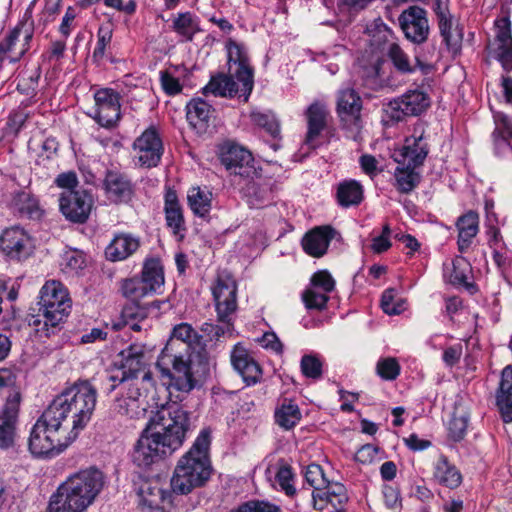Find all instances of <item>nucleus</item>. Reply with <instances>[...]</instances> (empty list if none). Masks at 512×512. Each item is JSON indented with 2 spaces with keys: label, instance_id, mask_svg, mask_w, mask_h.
I'll list each match as a JSON object with an SVG mask.
<instances>
[{
  "label": "nucleus",
  "instance_id": "nucleus-39",
  "mask_svg": "<svg viewBox=\"0 0 512 512\" xmlns=\"http://www.w3.org/2000/svg\"><path fill=\"white\" fill-rule=\"evenodd\" d=\"M141 280L151 294L156 293L164 285V272L159 259L151 258L145 261Z\"/></svg>",
  "mask_w": 512,
  "mask_h": 512
},
{
  "label": "nucleus",
  "instance_id": "nucleus-43",
  "mask_svg": "<svg viewBox=\"0 0 512 512\" xmlns=\"http://www.w3.org/2000/svg\"><path fill=\"white\" fill-rule=\"evenodd\" d=\"M12 202L22 216H26L30 219H39L42 215L38 199L30 192H17L14 195Z\"/></svg>",
  "mask_w": 512,
  "mask_h": 512
},
{
  "label": "nucleus",
  "instance_id": "nucleus-48",
  "mask_svg": "<svg viewBox=\"0 0 512 512\" xmlns=\"http://www.w3.org/2000/svg\"><path fill=\"white\" fill-rule=\"evenodd\" d=\"M198 340V335L193 327L188 323H181L174 327L172 337L169 341H176L178 351H192L191 346Z\"/></svg>",
  "mask_w": 512,
  "mask_h": 512
},
{
  "label": "nucleus",
  "instance_id": "nucleus-29",
  "mask_svg": "<svg viewBox=\"0 0 512 512\" xmlns=\"http://www.w3.org/2000/svg\"><path fill=\"white\" fill-rule=\"evenodd\" d=\"M326 115L325 106L319 102H314L308 107L306 111L308 131L304 145L309 149H315L318 146L317 139L326 125Z\"/></svg>",
  "mask_w": 512,
  "mask_h": 512
},
{
  "label": "nucleus",
  "instance_id": "nucleus-41",
  "mask_svg": "<svg viewBox=\"0 0 512 512\" xmlns=\"http://www.w3.org/2000/svg\"><path fill=\"white\" fill-rule=\"evenodd\" d=\"M337 199L342 207L359 205L363 199V187L356 180H346L338 185Z\"/></svg>",
  "mask_w": 512,
  "mask_h": 512
},
{
  "label": "nucleus",
  "instance_id": "nucleus-49",
  "mask_svg": "<svg viewBox=\"0 0 512 512\" xmlns=\"http://www.w3.org/2000/svg\"><path fill=\"white\" fill-rule=\"evenodd\" d=\"M219 324L205 322L201 326V331L206 334L209 339L218 341L223 336H232L234 330L233 318L218 319Z\"/></svg>",
  "mask_w": 512,
  "mask_h": 512
},
{
  "label": "nucleus",
  "instance_id": "nucleus-8",
  "mask_svg": "<svg viewBox=\"0 0 512 512\" xmlns=\"http://www.w3.org/2000/svg\"><path fill=\"white\" fill-rule=\"evenodd\" d=\"M104 484V474L99 469L91 467L70 476L62 486L87 509L101 492Z\"/></svg>",
  "mask_w": 512,
  "mask_h": 512
},
{
  "label": "nucleus",
  "instance_id": "nucleus-16",
  "mask_svg": "<svg viewBox=\"0 0 512 512\" xmlns=\"http://www.w3.org/2000/svg\"><path fill=\"white\" fill-rule=\"evenodd\" d=\"M230 360L234 370L242 377L243 381L249 386L260 381L262 369L250 351L242 344L237 343L233 346L230 353Z\"/></svg>",
  "mask_w": 512,
  "mask_h": 512
},
{
  "label": "nucleus",
  "instance_id": "nucleus-19",
  "mask_svg": "<svg viewBox=\"0 0 512 512\" xmlns=\"http://www.w3.org/2000/svg\"><path fill=\"white\" fill-rule=\"evenodd\" d=\"M237 186L251 208H261L272 200L270 181L263 178L257 171L254 177L244 178Z\"/></svg>",
  "mask_w": 512,
  "mask_h": 512
},
{
  "label": "nucleus",
  "instance_id": "nucleus-23",
  "mask_svg": "<svg viewBox=\"0 0 512 512\" xmlns=\"http://www.w3.org/2000/svg\"><path fill=\"white\" fill-rule=\"evenodd\" d=\"M387 55L391 60L394 68L401 74H410L418 67L423 73L427 74L431 70V65L427 60L415 50V65L410 61L407 53L399 46L398 43H391L387 50Z\"/></svg>",
  "mask_w": 512,
  "mask_h": 512
},
{
  "label": "nucleus",
  "instance_id": "nucleus-3",
  "mask_svg": "<svg viewBox=\"0 0 512 512\" xmlns=\"http://www.w3.org/2000/svg\"><path fill=\"white\" fill-rule=\"evenodd\" d=\"M75 439V434L47 408L31 430L29 450L36 457H53Z\"/></svg>",
  "mask_w": 512,
  "mask_h": 512
},
{
  "label": "nucleus",
  "instance_id": "nucleus-55",
  "mask_svg": "<svg viewBox=\"0 0 512 512\" xmlns=\"http://www.w3.org/2000/svg\"><path fill=\"white\" fill-rule=\"evenodd\" d=\"M293 478L294 473L289 465L283 463L278 467L275 475L276 483L288 496H293L296 493V489L293 485Z\"/></svg>",
  "mask_w": 512,
  "mask_h": 512
},
{
  "label": "nucleus",
  "instance_id": "nucleus-62",
  "mask_svg": "<svg viewBox=\"0 0 512 512\" xmlns=\"http://www.w3.org/2000/svg\"><path fill=\"white\" fill-rule=\"evenodd\" d=\"M381 307L388 315H398L404 310V302L401 300L395 302V290L387 289L382 294Z\"/></svg>",
  "mask_w": 512,
  "mask_h": 512
},
{
  "label": "nucleus",
  "instance_id": "nucleus-7",
  "mask_svg": "<svg viewBox=\"0 0 512 512\" xmlns=\"http://www.w3.org/2000/svg\"><path fill=\"white\" fill-rule=\"evenodd\" d=\"M336 111L346 137L354 141L361 140L362 100L354 88L344 87L338 91Z\"/></svg>",
  "mask_w": 512,
  "mask_h": 512
},
{
  "label": "nucleus",
  "instance_id": "nucleus-42",
  "mask_svg": "<svg viewBox=\"0 0 512 512\" xmlns=\"http://www.w3.org/2000/svg\"><path fill=\"white\" fill-rule=\"evenodd\" d=\"M140 437L144 441L145 445H148L149 449L158 460L171 455L177 450L168 441L161 438L159 433L150 429L148 425L143 430Z\"/></svg>",
  "mask_w": 512,
  "mask_h": 512
},
{
  "label": "nucleus",
  "instance_id": "nucleus-4",
  "mask_svg": "<svg viewBox=\"0 0 512 512\" xmlns=\"http://www.w3.org/2000/svg\"><path fill=\"white\" fill-rule=\"evenodd\" d=\"M176 341H168L157 360V368L163 378H168L169 387L189 392L196 384L191 363L192 351H178Z\"/></svg>",
  "mask_w": 512,
  "mask_h": 512
},
{
  "label": "nucleus",
  "instance_id": "nucleus-61",
  "mask_svg": "<svg viewBox=\"0 0 512 512\" xmlns=\"http://www.w3.org/2000/svg\"><path fill=\"white\" fill-rule=\"evenodd\" d=\"M300 366L302 373L308 378L319 379L322 376V362L314 355H304Z\"/></svg>",
  "mask_w": 512,
  "mask_h": 512
},
{
  "label": "nucleus",
  "instance_id": "nucleus-47",
  "mask_svg": "<svg viewBox=\"0 0 512 512\" xmlns=\"http://www.w3.org/2000/svg\"><path fill=\"white\" fill-rule=\"evenodd\" d=\"M172 28L187 41H192L194 35L200 31L196 18L189 12L179 13L173 20Z\"/></svg>",
  "mask_w": 512,
  "mask_h": 512
},
{
  "label": "nucleus",
  "instance_id": "nucleus-50",
  "mask_svg": "<svg viewBox=\"0 0 512 512\" xmlns=\"http://www.w3.org/2000/svg\"><path fill=\"white\" fill-rule=\"evenodd\" d=\"M440 34L449 49H457L461 43L462 35L452 30L450 15L438 19Z\"/></svg>",
  "mask_w": 512,
  "mask_h": 512
},
{
  "label": "nucleus",
  "instance_id": "nucleus-21",
  "mask_svg": "<svg viewBox=\"0 0 512 512\" xmlns=\"http://www.w3.org/2000/svg\"><path fill=\"white\" fill-rule=\"evenodd\" d=\"M429 152L428 144L424 138L423 131L407 137L405 143L395 160L401 165L421 166L423 165Z\"/></svg>",
  "mask_w": 512,
  "mask_h": 512
},
{
  "label": "nucleus",
  "instance_id": "nucleus-45",
  "mask_svg": "<svg viewBox=\"0 0 512 512\" xmlns=\"http://www.w3.org/2000/svg\"><path fill=\"white\" fill-rule=\"evenodd\" d=\"M417 166L401 165L395 170L397 189L404 194L413 191L421 181V176L415 171Z\"/></svg>",
  "mask_w": 512,
  "mask_h": 512
},
{
  "label": "nucleus",
  "instance_id": "nucleus-25",
  "mask_svg": "<svg viewBox=\"0 0 512 512\" xmlns=\"http://www.w3.org/2000/svg\"><path fill=\"white\" fill-rule=\"evenodd\" d=\"M333 236L334 229L330 226L315 227L304 235L301 245L308 255L320 258L327 252Z\"/></svg>",
  "mask_w": 512,
  "mask_h": 512
},
{
  "label": "nucleus",
  "instance_id": "nucleus-37",
  "mask_svg": "<svg viewBox=\"0 0 512 512\" xmlns=\"http://www.w3.org/2000/svg\"><path fill=\"white\" fill-rule=\"evenodd\" d=\"M434 478L439 484L450 489L459 487L462 482L460 471L444 455H441L435 464Z\"/></svg>",
  "mask_w": 512,
  "mask_h": 512
},
{
  "label": "nucleus",
  "instance_id": "nucleus-22",
  "mask_svg": "<svg viewBox=\"0 0 512 512\" xmlns=\"http://www.w3.org/2000/svg\"><path fill=\"white\" fill-rule=\"evenodd\" d=\"M119 356L121 358L120 368L130 378V380L136 379L139 373H143L142 382L151 384V373L144 371L145 353L141 346L130 345L127 349L121 351Z\"/></svg>",
  "mask_w": 512,
  "mask_h": 512
},
{
  "label": "nucleus",
  "instance_id": "nucleus-11",
  "mask_svg": "<svg viewBox=\"0 0 512 512\" xmlns=\"http://www.w3.org/2000/svg\"><path fill=\"white\" fill-rule=\"evenodd\" d=\"M226 49L230 72H232L236 80L241 83L244 101H247L254 86L253 68L249 65L247 51L243 45L233 39L227 41Z\"/></svg>",
  "mask_w": 512,
  "mask_h": 512
},
{
  "label": "nucleus",
  "instance_id": "nucleus-58",
  "mask_svg": "<svg viewBox=\"0 0 512 512\" xmlns=\"http://www.w3.org/2000/svg\"><path fill=\"white\" fill-rule=\"evenodd\" d=\"M145 288L146 287L143 285L141 278L136 277L124 280L121 287L123 295L132 300H138L151 294Z\"/></svg>",
  "mask_w": 512,
  "mask_h": 512
},
{
  "label": "nucleus",
  "instance_id": "nucleus-10",
  "mask_svg": "<svg viewBox=\"0 0 512 512\" xmlns=\"http://www.w3.org/2000/svg\"><path fill=\"white\" fill-rule=\"evenodd\" d=\"M429 106V96L422 90L414 89L389 101L384 111L391 120L401 121L405 117L422 114Z\"/></svg>",
  "mask_w": 512,
  "mask_h": 512
},
{
  "label": "nucleus",
  "instance_id": "nucleus-57",
  "mask_svg": "<svg viewBox=\"0 0 512 512\" xmlns=\"http://www.w3.org/2000/svg\"><path fill=\"white\" fill-rule=\"evenodd\" d=\"M97 38V45L93 51L92 58L95 62H100L105 56L106 47L112 40L111 26L109 24L100 26L97 32Z\"/></svg>",
  "mask_w": 512,
  "mask_h": 512
},
{
  "label": "nucleus",
  "instance_id": "nucleus-35",
  "mask_svg": "<svg viewBox=\"0 0 512 512\" xmlns=\"http://www.w3.org/2000/svg\"><path fill=\"white\" fill-rule=\"evenodd\" d=\"M214 113L212 106L200 97L191 99L186 105V117L189 124L199 131L206 128Z\"/></svg>",
  "mask_w": 512,
  "mask_h": 512
},
{
  "label": "nucleus",
  "instance_id": "nucleus-44",
  "mask_svg": "<svg viewBox=\"0 0 512 512\" xmlns=\"http://www.w3.org/2000/svg\"><path fill=\"white\" fill-rule=\"evenodd\" d=\"M371 45L376 49H385L391 43H396L393 30L388 27L381 19L375 20L368 28Z\"/></svg>",
  "mask_w": 512,
  "mask_h": 512
},
{
  "label": "nucleus",
  "instance_id": "nucleus-33",
  "mask_svg": "<svg viewBox=\"0 0 512 512\" xmlns=\"http://www.w3.org/2000/svg\"><path fill=\"white\" fill-rule=\"evenodd\" d=\"M312 499L314 508L323 510V506H317L318 500L326 501L330 503L335 510L342 511L344 504L348 501V495L346 488L339 482L327 481V485H324L323 490L320 492H313Z\"/></svg>",
  "mask_w": 512,
  "mask_h": 512
},
{
  "label": "nucleus",
  "instance_id": "nucleus-9",
  "mask_svg": "<svg viewBox=\"0 0 512 512\" xmlns=\"http://www.w3.org/2000/svg\"><path fill=\"white\" fill-rule=\"evenodd\" d=\"M219 158L229 174L233 176L232 183L234 185H240L244 178L256 175L252 154L236 143L227 142L221 145Z\"/></svg>",
  "mask_w": 512,
  "mask_h": 512
},
{
  "label": "nucleus",
  "instance_id": "nucleus-36",
  "mask_svg": "<svg viewBox=\"0 0 512 512\" xmlns=\"http://www.w3.org/2000/svg\"><path fill=\"white\" fill-rule=\"evenodd\" d=\"M479 217L474 211H469L458 218L456 226L458 229V248L461 252L466 251L472 244L473 238L477 235Z\"/></svg>",
  "mask_w": 512,
  "mask_h": 512
},
{
  "label": "nucleus",
  "instance_id": "nucleus-64",
  "mask_svg": "<svg viewBox=\"0 0 512 512\" xmlns=\"http://www.w3.org/2000/svg\"><path fill=\"white\" fill-rule=\"evenodd\" d=\"M234 512H281L279 506L267 501H249L241 505Z\"/></svg>",
  "mask_w": 512,
  "mask_h": 512
},
{
  "label": "nucleus",
  "instance_id": "nucleus-54",
  "mask_svg": "<svg viewBox=\"0 0 512 512\" xmlns=\"http://www.w3.org/2000/svg\"><path fill=\"white\" fill-rule=\"evenodd\" d=\"M302 300L307 309L323 310L329 301L328 293L317 291L313 287L307 288L302 294Z\"/></svg>",
  "mask_w": 512,
  "mask_h": 512
},
{
  "label": "nucleus",
  "instance_id": "nucleus-12",
  "mask_svg": "<svg viewBox=\"0 0 512 512\" xmlns=\"http://www.w3.org/2000/svg\"><path fill=\"white\" fill-rule=\"evenodd\" d=\"M398 22L408 41L418 46L427 41L430 27L425 9L417 5L409 6L401 12Z\"/></svg>",
  "mask_w": 512,
  "mask_h": 512
},
{
  "label": "nucleus",
  "instance_id": "nucleus-15",
  "mask_svg": "<svg viewBox=\"0 0 512 512\" xmlns=\"http://www.w3.org/2000/svg\"><path fill=\"white\" fill-rule=\"evenodd\" d=\"M96 121L103 127H113L120 119V95L111 88L99 89L94 94Z\"/></svg>",
  "mask_w": 512,
  "mask_h": 512
},
{
  "label": "nucleus",
  "instance_id": "nucleus-18",
  "mask_svg": "<svg viewBox=\"0 0 512 512\" xmlns=\"http://www.w3.org/2000/svg\"><path fill=\"white\" fill-rule=\"evenodd\" d=\"M497 29L491 53L501 63L505 71H512V33L509 18L495 21Z\"/></svg>",
  "mask_w": 512,
  "mask_h": 512
},
{
  "label": "nucleus",
  "instance_id": "nucleus-40",
  "mask_svg": "<svg viewBox=\"0 0 512 512\" xmlns=\"http://www.w3.org/2000/svg\"><path fill=\"white\" fill-rule=\"evenodd\" d=\"M301 411L297 404L284 399V401L275 409L274 418L278 426L284 430L293 429L301 420Z\"/></svg>",
  "mask_w": 512,
  "mask_h": 512
},
{
  "label": "nucleus",
  "instance_id": "nucleus-24",
  "mask_svg": "<svg viewBox=\"0 0 512 512\" xmlns=\"http://www.w3.org/2000/svg\"><path fill=\"white\" fill-rule=\"evenodd\" d=\"M138 496L141 512H165V504H172L169 492L147 482L140 487Z\"/></svg>",
  "mask_w": 512,
  "mask_h": 512
},
{
  "label": "nucleus",
  "instance_id": "nucleus-14",
  "mask_svg": "<svg viewBox=\"0 0 512 512\" xmlns=\"http://www.w3.org/2000/svg\"><path fill=\"white\" fill-rule=\"evenodd\" d=\"M212 294L217 318L232 317L237 309V284L229 273L218 275Z\"/></svg>",
  "mask_w": 512,
  "mask_h": 512
},
{
  "label": "nucleus",
  "instance_id": "nucleus-6",
  "mask_svg": "<svg viewBox=\"0 0 512 512\" xmlns=\"http://www.w3.org/2000/svg\"><path fill=\"white\" fill-rule=\"evenodd\" d=\"M39 313L44 318L46 336L69 315L72 301L65 286L56 280L47 281L40 290Z\"/></svg>",
  "mask_w": 512,
  "mask_h": 512
},
{
  "label": "nucleus",
  "instance_id": "nucleus-53",
  "mask_svg": "<svg viewBox=\"0 0 512 512\" xmlns=\"http://www.w3.org/2000/svg\"><path fill=\"white\" fill-rule=\"evenodd\" d=\"M495 129L492 133L494 142L498 144L500 141L506 142L512 139V119L502 113L494 116Z\"/></svg>",
  "mask_w": 512,
  "mask_h": 512
},
{
  "label": "nucleus",
  "instance_id": "nucleus-28",
  "mask_svg": "<svg viewBox=\"0 0 512 512\" xmlns=\"http://www.w3.org/2000/svg\"><path fill=\"white\" fill-rule=\"evenodd\" d=\"M164 212L167 227L171 229L174 236L182 240L186 231V224L177 194L172 189L166 191Z\"/></svg>",
  "mask_w": 512,
  "mask_h": 512
},
{
  "label": "nucleus",
  "instance_id": "nucleus-1",
  "mask_svg": "<svg viewBox=\"0 0 512 512\" xmlns=\"http://www.w3.org/2000/svg\"><path fill=\"white\" fill-rule=\"evenodd\" d=\"M97 390L88 380L78 381L55 397L47 407L77 438L92 418Z\"/></svg>",
  "mask_w": 512,
  "mask_h": 512
},
{
  "label": "nucleus",
  "instance_id": "nucleus-38",
  "mask_svg": "<svg viewBox=\"0 0 512 512\" xmlns=\"http://www.w3.org/2000/svg\"><path fill=\"white\" fill-rule=\"evenodd\" d=\"M86 508L62 484L49 501L47 512H84Z\"/></svg>",
  "mask_w": 512,
  "mask_h": 512
},
{
  "label": "nucleus",
  "instance_id": "nucleus-56",
  "mask_svg": "<svg viewBox=\"0 0 512 512\" xmlns=\"http://www.w3.org/2000/svg\"><path fill=\"white\" fill-rule=\"evenodd\" d=\"M132 460L138 467H148L151 464L158 461V459L154 456L152 451L149 449L148 445H145L144 441L141 437L138 439L133 453Z\"/></svg>",
  "mask_w": 512,
  "mask_h": 512
},
{
  "label": "nucleus",
  "instance_id": "nucleus-2",
  "mask_svg": "<svg viewBox=\"0 0 512 512\" xmlns=\"http://www.w3.org/2000/svg\"><path fill=\"white\" fill-rule=\"evenodd\" d=\"M211 432L201 430L192 447L178 460L171 478V489L179 495L189 494L203 486L211 476L212 466L209 457Z\"/></svg>",
  "mask_w": 512,
  "mask_h": 512
},
{
  "label": "nucleus",
  "instance_id": "nucleus-32",
  "mask_svg": "<svg viewBox=\"0 0 512 512\" xmlns=\"http://www.w3.org/2000/svg\"><path fill=\"white\" fill-rule=\"evenodd\" d=\"M139 247V238L131 234H119L107 246L105 253L109 260L121 261L135 253Z\"/></svg>",
  "mask_w": 512,
  "mask_h": 512
},
{
  "label": "nucleus",
  "instance_id": "nucleus-60",
  "mask_svg": "<svg viewBox=\"0 0 512 512\" xmlns=\"http://www.w3.org/2000/svg\"><path fill=\"white\" fill-rule=\"evenodd\" d=\"M305 479L307 483L314 488L313 492L322 491L324 485H327L328 481L322 467L318 464H311L307 467Z\"/></svg>",
  "mask_w": 512,
  "mask_h": 512
},
{
  "label": "nucleus",
  "instance_id": "nucleus-26",
  "mask_svg": "<svg viewBox=\"0 0 512 512\" xmlns=\"http://www.w3.org/2000/svg\"><path fill=\"white\" fill-rule=\"evenodd\" d=\"M383 63L382 58L376 54L359 59L357 74L362 80V85L374 91L383 87L381 75Z\"/></svg>",
  "mask_w": 512,
  "mask_h": 512
},
{
  "label": "nucleus",
  "instance_id": "nucleus-31",
  "mask_svg": "<svg viewBox=\"0 0 512 512\" xmlns=\"http://www.w3.org/2000/svg\"><path fill=\"white\" fill-rule=\"evenodd\" d=\"M496 402L505 423L512 422V365L506 366L501 374Z\"/></svg>",
  "mask_w": 512,
  "mask_h": 512
},
{
  "label": "nucleus",
  "instance_id": "nucleus-52",
  "mask_svg": "<svg viewBox=\"0 0 512 512\" xmlns=\"http://www.w3.org/2000/svg\"><path fill=\"white\" fill-rule=\"evenodd\" d=\"M251 120L274 138L280 133L279 123L272 113L253 111L251 113Z\"/></svg>",
  "mask_w": 512,
  "mask_h": 512
},
{
  "label": "nucleus",
  "instance_id": "nucleus-17",
  "mask_svg": "<svg viewBox=\"0 0 512 512\" xmlns=\"http://www.w3.org/2000/svg\"><path fill=\"white\" fill-rule=\"evenodd\" d=\"M19 404L20 394L15 392L7 397L0 411V449H7L14 444Z\"/></svg>",
  "mask_w": 512,
  "mask_h": 512
},
{
  "label": "nucleus",
  "instance_id": "nucleus-34",
  "mask_svg": "<svg viewBox=\"0 0 512 512\" xmlns=\"http://www.w3.org/2000/svg\"><path fill=\"white\" fill-rule=\"evenodd\" d=\"M235 79L236 78L232 72L230 76L225 74L214 76L203 88V94L207 95L208 93H211L214 96L229 98L238 95L239 97L244 98V95L241 91V84L239 85Z\"/></svg>",
  "mask_w": 512,
  "mask_h": 512
},
{
  "label": "nucleus",
  "instance_id": "nucleus-13",
  "mask_svg": "<svg viewBox=\"0 0 512 512\" xmlns=\"http://www.w3.org/2000/svg\"><path fill=\"white\" fill-rule=\"evenodd\" d=\"M93 198L86 190H66L59 198L60 211L74 223H84L89 217Z\"/></svg>",
  "mask_w": 512,
  "mask_h": 512
},
{
  "label": "nucleus",
  "instance_id": "nucleus-59",
  "mask_svg": "<svg viewBox=\"0 0 512 512\" xmlns=\"http://www.w3.org/2000/svg\"><path fill=\"white\" fill-rule=\"evenodd\" d=\"M470 271V265L464 258H456L453 261L450 282L454 285L468 286V275Z\"/></svg>",
  "mask_w": 512,
  "mask_h": 512
},
{
  "label": "nucleus",
  "instance_id": "nucleus-46",
  "mask_svg": "<svg viewBox=\"0 0 512 512\" xmlns=\"http://www.w3.org/2000/svg\"><path fill=\"white\" fill-rule=\"evenodd\" d=\"M188 204L195 215L205 216L211 209V193L193 187L188 191Z\"/></svg>",
  "mask_w": 512,
  "mask_h": 512
},
{
  "label": "nucleus",
  "instance_id": "nucleus-30",
  "mask_svg": "<svg viewBox=\"0 0 512 512\" xmlns=\"http://www.w3.org/2000/svg\"><path fill=\"white\" fill-rule=\"evenodd\" d=\"M27 243V234L18 226L7 228L0 235V250L11 258H20L25 254Z\"/></svg>",
  "mask_w": 512,
  "mask_h": 512
},
{
  "label": "nucleus",
  "instance_id": "nucleus-5",
  "mask_svg": "<svg viewBox=\"0 0 512 512\" xmlns=\"http://www.w3.org/2000/svg\"><path fill=\"white\" fill-rule=\"evenodd\" d=\"M148 427L179 449L190 429L189 413L175 402L163 405L150 417Z\"/></svg>",
  "mask_w": 512,
  "mask_h": 512
},
{
  "label": "nucleus",
  "instance_id": "nucleus-27",
  "mask_svg": "<svg viewBox=\"0 0 512 512\" xmlns=\"http://www.w3.org/2000/svg\"><path fill=\"white\" fill-rule=\"evenodd\" d=\"M103 185L107 197L116 203L127 202L133 194L130 179L118 171H107Z\"/></svg>",
  "mask_w": 512,
  "mask_h": 512
},
{
  "label": "nucleus",
  "instance_id": "nucleus-20",
  "mask_svg": "<svg viewBox=\"0 0 512 512\" xmlns=\"http://www.w3.org/2000/svg\"><path fill=\"white\" fill-rule=\"evenodd\" d=\"M134 149L138 153V160L147 168L158 165L162 153V141L154 129H147L134 142Z\"/></svg>",
  "mask_w": 512,
  "mask_h": 512
},
{
  "label": "nucleus",
  "instance_id": "nucleus-63",
  "mask_svg": "<svg viewBox=\"0 0 512 512\" xmlns=\"http://www.w3.org/2000/svg\"><path fill=\"white\" fill-rule=\"evenodd\" d=\"M311 287L321 289L325 293H330L335 288V280L327 270L315 272L310 279Z\"/></svg>",
  "mask_w": 512,
  "mask_h": 512
},
{
  "label": "nucleus",
  "instance_id": "nucleus-51",
  "mask_svg": "<svg viewBox=\"0 0 512 512\" xmlns=\"http://www.w3.org/2000/svg\"><path fill=\"white\" fill-rule=\"evenodd\" d=\"M114 410L130 418H138L145 412V407L137 400H130L126 396H122L116 399Z\"/></svg>",
  "mask_w": 512,
  "mask_h": 512
}]
</instances>
